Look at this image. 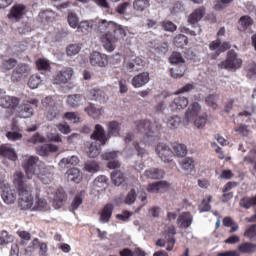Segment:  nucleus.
Listing matches in <instances>:
<instances>
[{"mask_svg":"<svg viewBox=\"0 0 256 256\" xmlns=\"http://www.w3.org/2000/svg\"><path fill=\"white\" fill-rule=\"evenodd\" d=\"M13 185L18 191V205L22 211H33L34 199H33V188L31 184L25 178V174L21 171H16L13 175Z\"/></svg>","mask_w":256,"mask_h":256,"instance_id":"nucleus-1","label":"nucleus"},{"mask_svg":"<svg viewBox=\"0 0 256 256\" xmlns=\"http://www.w3.org/2000/svg\"><path fill=\"white\" fill-rule=\"evenodd\" d=\"M98 30L100 33L106 32L100 37V41L108 53H113V51H115V45L119 41L115 35L117 33L123 35L125 30H123L121 27H118L117 24L113 22H107V20H100L98 22Z\"/></svg>","mask_w":256,"mask_h":256,"instance_id":"nucleus-2","label":"nucleus"},{"mask_svg":"<svg viewBox=\"0 0 256 256\" xmlns=\"http://www.w3.org/2000/svg\"><path fill=\"white\" fill-rule=\"evenodd\" d=\"M77 165H79V158L77 156L62 158L59 162L61 169H68L66 172L67 179L72 181V183H81L83 181L81 170L75 168Z\"/></svg>","mask_w":256,"mask_h":256,"instance_id":"nucleus-3","label":"nucleus"},{"mask_svg":"<svg viewBox=\"0 0 256 256\" xmlns=\"http://www.w3.org/2000/svg\"><path fill=\"white\" fill-rule=\"evenodd\" d=\"M136 131L145 135L147 139H151L155 141V139H159V135H161V125L155 124L148 119L137 120L135 121Z\"/></svg>","mask_w":256,"mask_h":256,"instance_id":"nucleus-4","label":"nucleus"},{"mask_svg":"<svg viewBox=\"0 0 256 256\" xmlns=\"http://www.w3.org/2000/svg\"><path fill=\"white\" fill-rule=\"evenodd\" d=\"M241 65H243V60L237 56L234 50H230L227 52L226 60L222 61L218 67L219 69H227L228 71H235L237 69H241Z\"/></svg>","mask_w":256,"mask_h":256,"instance_id":"nucleus-5","label":"nucleus"},{"mask_svg":"<svg viewBox=\"0 0 256 256\" xmlns=\"http://www.w3.org/2000/svg\"><path fill=\"white\" fill-rule=\"evenodd\" d=\"M37 163H39V157L30 156L28 159L24 160L22 164L23 169L26 173V180L33 179V175H39L37 170Z\"/></svg>","mask_w":256,"mask_h":256,"instance_id":"nucleus-6","label":"nucleus"},{"mask_svg":"<svg viewBox=\"0 0 256 256\" xmlns=\"http://www.w3.org/2000/svg\"><path fill=\"white\" fill-rule=\"evenodd\" d=\"M27 13H29V8H27L25 4L17 3L11 7L7 17L11 21L17 22L21 21V19H23V16L27 15Z\"/></svg>","mask_w":256,"mask_h":256,"instance_id":"nucleus-7","label":"nucleus"},{"mask_svg":"<svg viewBox=\"0 0 256 256\" xmlns=\"http://www.w3.org/2000/svg\"><path fill=\"white\" fill-rule=\"evenodd\" d=\"M209 49L214 51L210 54L211 59H217L221 53H225V51L231 49V44L229 42L221 43V40L218 39L210 42Z\"/></svg>","mask_w":256,"mask_h":256,"instance_id":"nucleus-8","label":"nucleus"},{"mask_svg":"<svg viewBox=\"0 0 256 256\" xmlns=\"http://www.w3.org/2000/svg\"><path fill=\"white\" fill-rule=\"evenodd\" d=\"M156 153L164 163H171L173 161V150L165 143L157 144Z\"/></svg>","mask_w":256,"mask_h":256,"instance_id":"nucleus-9","label":"nucleus"},{"mask_svg":"<svg viewBox=\"0 0 256 256\" xmlns=\"http://www.w3.org/2000/svg\"><path fill=\"white\" fill-rule=\"evenodd\" d=\"M71 77H73V68H64L55 74L52 83L54 85H65L71 81Z\"/></svg>","mask_w":256,"mask_h":256,"instance_id":"nucleus-10","label":"nucleus"},{"mask_svg":"<svg viewBox=\"0 0 256 256\" xmlns=\"http://www.w3.org/2000/svg\"><path fill=\"white\" fill-rule=\"evenodd\" d=\"M90 65H92V67H107L109 65V56L94 51L90 54Z\"/></svg>","mask_w":256,"mask_h":256,"instance_id":"nucleus-11","label":"nucleus"},{"mask_svg":"<svg viewBox=\"0 0 256 256\" xmlns=\"http://www.w3.org/2000/svg\"><path fill=\"white\" fill-rule=\"evenodd\" d=\"M87 97L90 99V101H96L97 103H100V105H105V103L109 101V96L107 93H105L103 89L100 88L90 89L88 91Z\"/></svg>","mask_w":256,"mask_h":256,"instance_id":"nucleus-12","label":"nucleus"},{"mask_svg":"<svg viewBox=\"0 0 256 256\" xmlns=\"http://www.w3.org/2000/svg\"><path fill=\"white\" fill-rule=\"evenodd\" d=\"M18 106L19 98L5 95V91L0 90V107L4 109H17Z\"/></svg>","mask_w":256,"mask_h":256,"instance_id":"nucleus-13","label":"nucleus"},{"mask_svg":"<svg viewBox=\"0 0 256 256\" xmlns=\"http://www.w3.org/2000/svg\"><path fill=\"white\" fill-rule=\"evenodd\" d=\"M37 107H39V100L31 99L23 104L22 109L19 112V116L23 119H29V117H33V113Z\"/></svg>","mask_w":256,"mask_h":256,"instance_id":"nucleus-14","label":"nucleus"},{"mask_svg":"<svg viewBox=\"0 0 256 256\" xmlns=\"http://www.w3.org/2000/svg\"><path fill=\"white\" fill-rule=\"evenodd\" d=\"M42 105L47 109V119H49V121H53V119L59 115L57 112L56 102L53 100V97L47 96L42 100Z\"/></svg>","mask_w":256,"mask_h":256,"instance_id":"nucleus-15","label":"nucleus"},{"mask_svg":"<svg viewBox=\"0 0 256 256\" xmlns=\"http://www.w3.org/2000/svg\"><path fill=\"white\" fill-rule=\"evenodd\" d=\"M91 139L93 141H98L101 145H107V141H109L108 134H105V128L100 124H97L94 128L93 133L91 134Z\"/></svg>","mask_w":256,"mask_h":256,"instance_id":"nucleus-16","label":"nucleus"},{"mask_svg":"<svg viewBox=\"0 0 256 256\" xmlns=\"http://www.w3.org/2000/svg\"><path fill=\"white\" fill-rule=\"evenodd\" d=\"M193 223V215L190 212H183L177 218V225L180 229H189Z\"/></svg>","mask_w":256,"mask_h":256,"instance_id":"nucleus-17","label":"nucleus"},{"mask_svg":"<svg viewBox=\"0 0 256 256\" xmlns=\"http://www.w3.org/2000/svg\"><path fill=\"white\" fill-rule=\"evenodd\" d=\"M102 158L104 159V161H108V169H119V167H121L119 161L115 160L117 159V152L115 151L105 152L104 154H102Z\"/></svg>","mask_w":256,"mask_h":256,"instance_id":"nucleus-18","label":"nucleus"},{"mask_svg":"<svg viewBox=\"0 0 256 256\" xmlns=\"http://www.w3.org/2000/svg\"><path fill=\"white\" fill-rule=\"evenodd\" d=\"M27 71H28V68H27L26 64L18 65L12 71L11 81H13V83H17L18 81H21V79H23V77L27 76Z\"/></svg>","mask_w":256,"mask_h":256,"instance_id":"nucleus-19","label":"nucleus"},{"mask_svg":"<svg viewBox=\"0 0 256 256\" xmlns=\"http://www.w3.org/2000/svg\"><path fill=\"white\" fill-rule=\"evenodd\" d=\"M150 77L149 72H142L132 78V85L135 89H139V87H143L149 83Z\"/></svg>","mask_w":256,"mask_h":256,"instance_id":"nucleus-20","label":"nucleus"},{"mask_svg":"<svg viewBox=\"0 0 256 256\" xmlns=\"http://www.w3.org/2000/svg\"><path fill=\"white\" fill-rule=\"evenodd\" d=\"M189 105V99L184 96L176 97L170 104L171 111H181Z\"/></svg>","mask_w":256,"mask_h":256,"instance_id":"nucleus-21","label":"nucleus"},{"mask_svg":"<svg viewBox=\"0 0 256 256\" xmlns=\"http://www.w3.org/2000/svg\"><path fill=\"white\" fill-rule=\"evenodd\" d=\"M58 151L59 147L54 144H44L36 148V152L40 155V157H48L50 153H57Z\"/></svg>","mask_w":256,"mask_h":256,"instance_id":"nucleus-22","label":"nucleus"},{"mask_svg":"<svg viewBox=\"0 0 256 256\" xmlns=\"http://www.w3.org/2000/svg\"><path fill=\"white\" fill-rule=\"evenodd\" d=\"M170 184L167 181H158L154 183H150L147 186L148 193H161V191H165V189H169Z\"/></svg>","mask_w":256,"mask_h":256,"instance_id":"nucleus-23","label":"nucleus"},{"mask_svg":"<svg viewBox=\"0 0 256 256\" xmlns=\"http://www.w3.org/2000/svg\"><path fill=\"white\" fill-rule=\"evenodd\" d=\"M203 17H205V7L201 6L197 9H195L188 17V23H190V25H195L197 24L198 21H200L201 19H203Z\"/></svg>","mask_w":256,"mask_h":256,"instance_id":"nucleus-24","label":"nucleus"},{"mask_svg":"<svg viewBox=\"0 0 256 256\" xmlns=\"http://www.w3.org/2000/svg\"><path fill=\"white\" fill-rule=\"evenodd\" d=\"M67 199V195L62 190H57L54 195V199L52 201V206L54 209H61L63 205H65V201Z\"/></svg>","mask_w":256,"mask_h":256,"instance_id":"nucleus-25","label":"nucleus"},{"mask_svg":"<svg viewBox=\"0 0 256 256\" xmlns=\"http://www.w3.org/2000/svg\"><path fill=\"white\" fill-rule=\"evenodd\" d=\"M114 206L111 203L106 204L101 213H100V221L101 223H109L111 217L113 216Z\"/></svg>","mask_w":256,"mask_h":256,"instance_id":"nucleus-26","label":"nucleus"},{"mask_svg":"<svg viewBox=\"0 0 256 256\" xmlns=\"http://www.w3.org/2000/svg\"><path fill=\"white\" fill-rule=\"evenodd\" d=\"M143 67H145V61H143L141 57H136L126 64V69H128V71H141Z\"/></svg>","mask_w":256,"mask_h":256,"instance_id":"nucleus-27","label":"nucleus"},{"mask_svg":"<svg viewBox=\"0 0 256 256\" xmlns=\"http://www.w3.org/2000/svg\"><path fill=\"white\" fill-rule=\"evenodd\" d=\"M108 129V137L111 139V137H119L121 133V123L118 121H110L107 125Z\"/></svg>","mask_w":256,"mask_h":256,"instance_id":"nucleus-28","label":"nucleus"},{"mask_svg":"<svg viewBox=\"0 0 256 256\" xmlns=\"http://www.w3.org/2000/svg\"><path fill=\"white\" fill-rule=\"evenodd\" d=\"M0 156L5 157V159H9L10 161H17V153L15 152V149L9 146H0Z\"/></svg>","mask_w":256,"mask_h":256,"instance_id":"nucleus-29","label":"nucleus"},{"mask_svg":"<svg viewBox=\"0 0 256 256\" xmlns=\"http://www.w3.org/2000/svg\"><path fill=\"white\" fill-rule=\"evenodd\" d=\"M2 199L6 205H13L17 199V194L11 188H5L2 191Z\"/></svg>","mask_w":256,"mask_h":256,"instance_id":"nucleus-30","label":"nucleus"},{"mask_svg":"<svg viewBox=\"0 0 256 256\" xmlns=\"http://www.w3.org/2000/svg\"><path fill=\"white\" fill-rule=\"evenodd\" d=\"M200 109H201V104H199V102L192 103L191 108H189L185 113L186 121H188V123L190 121H193V119L197 117V114L199 113Z\"/></svg>","mask_w":256,"mask_h":256,"instance_id":"nucleus-31","label":"nucleus"},{"mask_svg":"<svg viewBox=\"0 0 256 256\" xmlns=\"http://www.w3.org/2000/svg\"><path fill=\"white\" fill-rule=\"evenodd\" d=\"M85 192L81 191L78 194H76L69 206V211H72V213H75L81 205H83V199H84Z\"/></svg>","mask_w":256,"mask_h":256,"instance_id":"nucleus-32","label":"nucleus"},{"mask_svg":"<svg viewBox=\"0 0 256 256\" xmlns=\"http://www.w3.org/2000/svg\"><path fill=\"white\" fill-rule=\"evenodd\" d=\"M147 179H163L165 177V171L159 168H150L144 172Z\"/></svg>","mask_w":256,"mask_h":256,"instance_id":"nucleus-33","label":"nucleus"},{"mask_svg":"<svg viewBox=\"0 0 256 256\" xmlns=\"http://www.w3.org/2000/svg\"><path fill=\"white\" fill-rule=\"evenodd\" d=\"M175 235H177V230H175V227H170L168 229V234L165 236V239L167 240V251H173V247H175Z\"/></svg>","mask_w":256,"mask_h":256,"instance_id":"nucleus-34","label":"nucleus"},{"mask_svg":"<svg viewBox=\"0 0 256 256\" xmlns=\"http://www.w3.org/2000/svg\"><path fill=\"white\" fill-rule=\"evenodd\" d=\"M185 73H187V66L179 65L170 69V77L172 79H181V77H185Z\"/></svg>","mask_w":256,"mask_h":256,"instance_id":"nucleus-35","label":"nucleus"},{"mask_svg":"<svg viewBox=\"0 0 256 256\" xmlns=\"http://www.w3.org/2000/svg\"><path fill=\"white\" fill-rule=\"evenodd\" d=\"M238 23L241 27V31H247V29H249L250 27H253V24L255 23V21H253V18H251V16L244 15L240 17V19L238 20Z\"/></svg>","mask_w":256,"mask_h":256,"instance_id":"nucleus-36","label":"nucleus"},{"mask_svg":"<svg viewBox=\"0 0 256 256\" xmlns=\"http://www.w3.org/2000/svg\"><path fill=\"white\" fill-rule=\"evenodd\" d=\"M85 111L92 117L93 119H99L101 115H103V108L95 107V104H90L88 107L85 108Z\"/></svg>","mask_w":256,"mask_h":256,"instance_id":"nucleus-37","label":"nucleus"},{"mask_svg":"<svg viewBox=\"0 0 256 256\" xmlns=\"http://www.w3.org/2000/svg\"><path fill=\"white\" fill-rule=\"evenodd\" d=\"M17 66V59L10 58L8 60H3L0 64V71L5 73L6 71H11V69H15Z\"/></svg>","mask_w":256,"mask_h":256,"instance_id":"nucleus-38","label":"nucleus"},{"mask_svg":"<svg viewBox=\"0 0 256 256\" xmlns=\"http://www.w3.org/2000/svg\"><path fill=\"white\" fill-rule=\"evenodd\" d=\"M111 179L114 185H116V187H119L123 185V183H125V175H123V172L119 170L112 171Z\"/></svg>","mask_w":256,"mask_h":256,"instance_id":"nucleus-39","label":"nucleus"},{"mask_svg":"<svg viewBox=\"0 0 256 256\" xmlns=\"http://www.w3.org/2000/svg\"><path fill=\"white\" fill-rule=\"evenodd\" d=\"M101 146V143L98 144L97 141L92 142L88 150V157H90V159H95V157H99L101 153Z\"/></svg>","mask_w":256,"mask_h":256,"instance_id":"nucleus-40","label":"nucleus"},{"mask_svg":"<svg viewBox=\"0 0 256 256\" xmlns=\"http://www.w3.org/2000/svg\"><path fill=\"white\" fill-rule=\"evenodd\" d=\"M240 253L251 254L256 252V244L251 242H244L238 246Z\"/></svg>","mask_w":256,"mask_h":256,"instance_id":"nucleus-41","label":"nucleus"},{"mask_svg":"<svg viewBox=\"0 0 256 256\" xmlns=\"http://www.w3.org/2000/svg\"><path fill=\"white\" fill-rule=\"evenodd\" d=\"M49 204L44 198H36L35 204L33 205L32 211H47Z\"/></svg>","mask_w":256,"mask_h":256,"instance_id":"nucleus-42","label":"nucleus"},{"mask_svg":"<svg viewBox=\"0 0 256 256\" xmlns=\"http://www.w3.org/2000/svg\"><path fill=\"white\" fill-rule=\"evenodd\" d=\"M217 101H219V94L214 93V94H209L205 98V103L208 105V107H211L214 111L219 107V104H217Z\"/></svg>","mask_w":256,"mask_h":256,"instance_id":"nucleus-43","label":"nucleus"},{"mask_svg":"<svg viewBox=\"0 0 256 256\" xmlns=\"http://www.w3.org/2000/svg\"><path fill=\"white\" fill-rule=\"evenodd\" d=\"M173 43L175 47L178 49H183V47L187 46V43H189V40L187 36L183 34H178L174 37Z\"/></svg>","mask_w":256,"mask_h":256,"instance_id":"nucleus-44","label":"nucleus"},{"mask_svg":"<svg viewBox=\"0 0 256 256\" xmlns=\"http://www.w3.org/2000/svg\"><path fill=\"white\" fill-rule=\"evenodd\" d=\"M81 101H83V96L81 94L70 95L67 98V104L70 107H79L81 105Z\"/></svg>","mask_w":256,"mask_h":256,"instance_id":"nucleus-45","label":"nucleus"},{"mask_svg":"<svg viewBox=\"0 0 256 256\" xmlns=\"http://www.w3.org/2000/svg\"><path fill=\"white\" fill-rule=\"evenodd\" d=\"M171 65H185V58L179 52H173L169 57Z\"/></svg>","mask_w":256,"mask_h":256,"instance_id":"nucleus-46","label":"nucleus"},{"mask_svg":"<svg viewBox=\"0 0 256 256\" xmlns=\"http://www.w3.org/2000/svg\"><path fill=\"white\" fill-rule=\"evenodd\" d=\"M224 227H231L229 233H235V231H239V224L235 223L233 218L227 216L222 220Z\"/></svg>","mask_w":256,"mask_h":256,"instance_id":"nucleus-47","label":"nucleus"},{"mask_svg":"<svg viewBox=\"0 0 256 256\" xmlns=\"http://www.w3.org/2000/svg\"><path fill=\"white\" fill-rule=\"evenodd\" d=\"M184 171H195V160L191 157H186L180 163Z\"/></svg>","mask_w":256,"mask_h":256,"instance_id":"nucleus-48","label":"nucleus"},{"mask_svg":"<svg viewBox=\"0 0 256 256\" xmlns=\"http://www.w3.org/2000/svg\"><path fill=\"white\" fill-rule=\"evenodd\" d=\"M173 151L176 157H185L187 155V146L185 144L174 143Z\"/></svg>","mask_w":256,"mask_h":256,"instance_id":"nucleus-49","label":"nucleus"},{"mask_svg":"<svg viewBox=\"0 0 256 256\" xmlns=\"http://www.w3.org/2000/svg\"><path fill=\"white\" fill-rule=\"evenodd\" d=\"M36 67L38 71H49V69H51V64H49V60L45 58H39L36 61Z\"/></svg>","mask_w":256,"mask_h":256,"instance_id":"nucleus-50","label":"nucleus"},{"mask_svg":"<svg viewBox=\"0 0 256 256\" xmlns=\"http://www.w3.org/2000/svg\"><path fill=\"white\" fill-rule=\"evenodd\" d=\"M150 5L149 0H135L133 2L135 11H145Z\"/></svg>","mask_w":256,"mask_h":256,"instance_id":"nucleus-51","label":"nucleus"},{"mask_svg":"<svg viewBox=\"0 0 256 256\" xmlns=\"http://www.w3.org/2000/svg\"><path fill=\"white\" fill-rule=\"evenodd\" d=\"M239 206L242 209H251V207H255V203L253 201V197L245 196L240 199Z\"/></svg>","mask_w":256,"mask_h":256,"instance_id":"nucleus-52","label":"nucleus"},{"mask_svg":"<svg viewBox=\"0 0 256 256\" xmlns=\"http://www.w3.org/2000/svg\"><path fill=\"white\" fill-rule=\"evenodd\" d=\"M67 21L72 29H77V27H79V17L77 14L73 12L68 13Z\"/></svg>","mask_w":256,"mask_h":256,"instance_id":"nucleus-53","label":"nucleus"},{"mask_svg":"<svg viewBox=\"0 0 256 256\" xmlns=\"http://www.w3.org/2000/svg\"><path fill=\"white\" fill-rule=\"evenodd\" d=\"M137 201V191L131 189L124 198L125 205H133Z\"/></svg>","mask_w":256,"mask_h":256,"instance_id":"nucleus-54","label":"nucleus"},{"mask_svg":"<svg viewBox=\"0 0 256 256\" xmlns=\"http://www.w3.org/2000/svg\"><path fill=\"white\" fill-rule=\"evenodd\" d=\"M80 51H81V44H70L66 48V53L68 57H73L75 55H78Z\"/></svg>","mask_w":256,"mask_h":256,"instance_id":"nucleus-55","label":"nucleus"},{"mask_svg":"<svg viewBox=\"0 0 256 256\" xmlns=\"http://www.w3.org/2000/svg\"><path fill=\"white\" fill-rule=\"evenodd\" d=\"M41 85V77L39 75H32L28 80V87L30 89H37Z\"/></svg>","mask_w":256,"mask_h":256,"instance_id":"nucleus-56","label":"nucleus"},{"mask_svg":"<svg viewBox=\"0 0 256 256\" xmlns=\"http://www.w3.org/2000/svg\"><path fill=\"white\" fill-rule=\"evenodd\" d=\"M84 169L88 173H97V171H99V164H97L95 161L87 162Z\"/></svg>","mask_w":256,"mask_h":256,"instance_id":"nucleus-57","label":"nucleus"},{"mask_svg":"<svg viewBox=\"0 0 256 256\" xmlns=\"http://www.w3.org/2000/svg\"><path fill=\"white\" fill-rule=\"evenodd\" d=\"M180 124L181 118L178 116L170 117L167 121V127H169V129H177Z\"/></svg>","mask_w":256,"mask_h":256,"instance_id":"nucleus-58","label":"nucleus"},{"mask_svg":"<svg viewBox=\"0 0 256 256\" xmlns=\"http://www.w3.org/2000/svg\"><path fill=\"white\" fill-rule=\"evenodd\" d=\"M64 117L68 121H71L72 123H79V121H81V117L79 116V113H77V112H66L64 114Z\"/></svg>","mask_w":256,"mask_h":256,"instance_id":"nucleus-59","label":"nucleus"},{"mask_svg":"<svg viewBox=\"0 0 256 256\" xmlns=\"http://www.w3.org/2000/svg\"><path fill=\"white\" fill-rule=\"evenodd\" d=\"M206 124H207V114H205L204 116H198L194 120V125L195 127H197V129H203V127H205Z\"/></svg>","mask_w":256,"mask_h":256,"instance_id":"nucleus-60","label":"nucleus"},{"mask_svg":"<svg viewBox=\"0 0 256 256\" xmlns=\"http://www.w3.org/2000/svg\"><path fill=\"white\" fill-rule=\"evenodd\" d=\"M244 237L254 239L256 237V224L250 225L244 232Z\"/></svg>","mask_w":256,"mask_h":256,"instance_id":"nucleus-61","label":"nucleus"},{"mask_svg":"<svg viewBox=\"0 0 256 256\" xmlns=\"http://www.w3.org/2000/svg\"><path fill=\"white\" fill-rule=\"evenodd\" d=\"M6 137L9 141H21L23 134L21 132H7Z\"/></svg>","mask_w":256,"mask_h":256,"instance_id":"nucleus-62","label":"nucleus"},{"mask_svg":"<svg viewBox=\"0 0 256 256\" xmlns=\"http://www.w3.org/2000/svg\"><path fill=\"white\" fill-rule=\"evenodd\" d=\"M162 27H163L164 31H169L170 33H174V31H177V25H175L171 21L162 22Z\"/></svg>","mask_w":256,"mask_h":256,"instance_id":"nucleus-63","label":"nucleus"},{"mask_svg":"<svg viewBox=\"0 0 256 256\" xmlns=\"http://www.w3.org/2000/svg\"><path fill=\"white\" fill-rule=\"evenodd\" d=\"M29 143H45V137L41 136L39 133L34 134L29 140Z\"/></svg>","mask_w":256,"mask_h":256,"instance_id":"nucleus-64","label":"nucleus"}]
</instances>
